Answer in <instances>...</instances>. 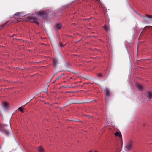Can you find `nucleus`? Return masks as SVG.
Instances as JSON below:
<instances>
[{"instance_id": "f257e3e1", "label": "nucleus", "mask_w": 152, "mask_h": 152, "mask_svg": "<svg viewBox=\"0 0 152 152\" xmlns=\"http://www.w3.org/2000/svg\"><path fill=\"white\" fill-rule=\"evenodd\" d=\"M18 21H19L17 20L16 18H12L6 22L4 24L1 26H0V30L2 29L3 28L6 27L7 26L11 24V23H16Z\"/></svg>"}, {"instance_id": "f03ea898", "label": "nucleus", "mask_w": 152, "mask_h": 152, "mask_svg": "<svg viewBox=\"0 0 152 152\" xmlns=\"http://www.w3.org/2000/svg\"><path fill=\"white\" fill-rule=\"evenodd\" d=\"M9 105V104L8 102L3 101L2 103V106L4 110H7L10 108Z\"/></svg>"}, {"instance_id": "7ed1b4c3", "label": "nucleus", "mask_w": 152, "mask_h": 152, "mask_svg": "<svg viewBox=\"0 0 152 152\" xmlns=\"http://www.w3.org/2000/svg\"><path fill=\"white\" fill-rule=\"evenodd\" d=\"M104 92L105 95V100L107 101L109 97L110 96V91L107 89H105L104 90Z\"/></svg>"}, {"instance_id": "20e7f679", "label": "nucleus", "mask_w": 152, "mask_h": 152, "mask_svg": "<svg viewBox=\"0 0 152 152\" xmlns=\"http://www.w3.org/2000/svg\"><path fill=\"white\" fill-rule=\"evenodd\" d=\"M38 13L39 15L43 17V18L44 17H46L47 15L46 12L44 11H39Z\"/></svg>"}, {"instance_id": "39448f33", "label": "nucleus", "mask_w": 152, "mask_h": 152, "mask_svg": "<svg viewBox=\"0 0 152 152\" xmlns=\"http://www.w3.org/2000/svg\"><path fill=\"white\" fill-rule=\"evenodd\" d=\"M132 144L131 143H129L126 144L125 146V148L127 149V151L130 150L132 147Z\"/></svg>"}, {"instance_id": "423d86ee", "label": "nucleus", "mask_w": 152, "mask_h": 152, "mask_svg": "<svg viewBox=\"0 0 152 152\" xmlns=\"http://www.w3.org/2000/svg\"><path fill=\"white\" fill-rule=\"evenodd\" d=\"M14 15H16L19 17H23L25 15L23 12H18L15 13Z\"/></svg>"}, {"instance_id": "0eeeda50", "label": "nucleus", "mask_w": 152, "mask_h": 152, "mask_svg": "<svg viewBox=\"0 0 152 152\" xmlns=\"http://www.w3.org/2000/svg\"><path fill=\"white\" fill-rule=\"evenodd\" d=\"M58 63V60L56 58H54L53 59V66L56 67Z\"/></svg>"}, {"instance_id": "6e6552de", "label": "nucleus", "mask_w": 152, "mask_h": 152, "mask_svg": "<svg viewBox=\"0 0 152 152\" xmlns=\"http://www.w3.org/2000/svg\"><path fill=\"white\" fill-rule=\"evenodd\" d=\"M29 20H31L33 22H34L38 24H39V23L35 18L34 17H30L29 18Z\"/></svg>"}, {"instance_id": "1a4fd4ad", "label": "nucleus", "mask_w": 152, "mask_h": 152, "mask_svg": "<svg viewBox=\"0 0 152 152\" xmlns=\"http://www.w3.org/2000/svg\"><path fill=\"white\" fill-rule=\"evenodd\" d=\"M62 26V25L61 23L57 24L55 26V29L57 30L60 28Z\"/></svg>"}, {"instance_id": "9d476101", "label": "nucleus", "mask_w": 152, "mask_h": 152, "mask_svg": "<svg viewBox=\"0 0 152 152\" xmlns=\"http://www.w3.org/2000/svg\"><path fill=\"white\" fill-rule=\"evenodd\" d=\"M115 136H118L119 137L122 138L121 134L120 132H116L115 134Z\"/></svg>"}, {"instance_id": "9b49d317", "label": "nucleus", "mask_w": 152, "mask_h": 152, "mask_svg": "<svg viewBox=\"0 0 152 152\" xmlns=\"http://www.w3.org/2000/svg\"><path fill=\"white\" fill-rule=\"evenodd\" d=\"M136 86L139 91H141L142 90V87L140 84H137L136 85Z\"/></svg>"}, {"instance_id": "f8f14e48", "label": "nucleus", "mask_w": 152, "mask_h": 152, "mask_svg": "<svg viewBox=\"0 0 152 152\" xmlns=\"http://www.w3.org/2000/svg\"><path fill=\"white\" fill-rule=\"evenodd\" d=\"M38 149L39 152H44V149L41 146H39L38 147Z\"/></svg>"}, {"instance_id": "ddd939ff", "label": "nucleus", "mask_w": 152, "mask_h": 152, "mask_svg": "<svg viewBox=\"0 0 152 152\" xmlns=\"http://www.w3.org/2000/svg\"><path fill=\"white\" fill-rule=\"evenodd\" d=\"M103 28L105 29V31L107 32H108L109 31V27L107 26L106 25H105L104 26Z\"/></svg>"}, {"instance_id": "4468645a", "label": "nucleus", "mask_w": 152, "mask_h": 152, "mask_svg": "<svg viewBox=\"0 0 152 152\" xmlns=\"http://www.w3.org/2000/svg\"><path fill=\"white\" fill-rule=\"evenodd\" d=\"M148 94L149 99H151L152 98V92L149 91L148 92Z\"/></svg>"}, {"instance_id": "2eb2a0df", "label": "nucleus", "mask_w": 152, "mask_h": 152, "mask_svg": "<svg viewBox=\"0 0 152 152\" xmlns=\"http://www.w3.org/2000/svg\"><path fill=\"white\" fill-rule=\"evenodd\" d=\"M3 132L7 135H8L10 134V132L8 131L7 130H4L2 131Z\"/></svg>"}, {"instance_id": "dca6fc26", "label": "nucleus", "mask_w": 152, "mask_h": 152, "mask_svg": "<svg viewBox=\"0 0 152 152\" xmlns=\"http://www.w3.org/2000/svg\"><path fill=\"white\" fill-rule=\"evenodd\" d=\"M135 12L138 15H139L141 17L143 18L144 19V18H145V16L142 15L140 14L139 13H138V12H137L136 11H135Z\"/></svg>"}, {"instance_id": "f3484780", "label": "nucleus", "mask_w": 152, "mask_h": 152, "mask_svg": "<svg viewBox=\"0 0 152 152\" xmlns=\"http://www.w3.org/2000/svg\"><path fill=\"white\" fill-rule=\"evenodd\" d=\"M146 17L147 18L149 19H151L152 18V16L150 15L147 14L146 15Z\"/></svg>"}, {"instance_id": "a211bd4d", "label": "nucleus", "mask_w": 152, "mask_h": 152, "mask_svg": "<svg viewBox=\"0 0 152 152\" xmlns=\"http://www.w3.org/2000/svg\"><path fill=\"white\" fill-rule=\"evenodd\" d=\"M18 110L21 111L22 113L23 112V110L22 109V107H20L18 108Z\"/></svg>"}, {"instance_id": "6ab92c4d", "label": "nucleus", "mask_w": 152, "mask_h": 152, "mask_svg": "<svg viewBox=\"0 0 152 152\" xmlns=\"http://www.w3.org/2000/svg\"><path fill=\"white\" fill-rule=\"evenodd\" d=\"M62 75H60V76H58V77L55 80V82H56V80H58L60 78V77L62 76Z\"/></svg>"}, {"instance_id": "aec40b11", "label": "nucleus", "mask_w": 152, "mask_h": 152, "mask_svg": "<svg viewBox=\"0 0 152 152\" xmlns=\"http://www.w3.org/2000/svg\"><path fill=\"white\" fill-rule=\"evenodd\" d=\"M97 76L98 77H102V75L101 73H99L97 74Z\"/></svg>"}, {"instance_id": "412c9836", "label": "nucleus", "mask_w": 152, "mask_h": 152, "mask_svg": "<svg viewBox=\"0 0 152 152\" xmlns=\"http://www.w3.org/2000/svg\"><path fill=\"white\" fill-rule=\"evenodd\" d=\"M65 45H61V47H62L64 46Z\"/></svg>"}, {"instance_id": "4be33fe9", "label": "nucleus", "mask_w": 152, "mask_h": 152, "mask_svg": "<svg viewBox=\"0 0 152 152\" xmlns=\"http://www.w3.org/2000/svg\"><path fill=\"white\" fill-rule=\"evenodd\" d=\"M10 129H12V128H11V125H10Z\"/></svg>"}, {"instance_id": "5701e85b", "label": "nucleus", "mask_w": 152, "mask_h": 152, "mask_svg": "<svg viewBox=\"0 0 152 152\" xmlns=\"http://www.w3.org/2000/svg\"><path fill=\"white\" fill-rule=\"evenodd\" d=\"M97 1H99V2H100V0H97Z\"/></svg>"}, {"instance_id": "b1692460", "label": "nucleus", "mask_w": 152, "mask_h": 152, "mask_svg": "<svg viewBox=\"0 0 152 152\" xmlns=\"http://www.w3.org/2000/svg\"><path fill=\"white\" fill-rule=\"evenodd\" d=\"M4 125L5 126H7L5 124H4Z\"/></svg>"}, {"instance_id": "393cba45", "label": "nucleus", "mask_w": 152, "mask_h": 152, "mask_svg": "<svg viewBox=\"0 0 152 152\" xmlns=\"http://www.w3.org/2000/svg\"><path fill=\"white\" fill-rule=\"evenodd\" d=\"M89 152H91V151H90Z\"/></svg>"}]
</instances>
